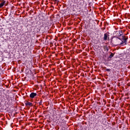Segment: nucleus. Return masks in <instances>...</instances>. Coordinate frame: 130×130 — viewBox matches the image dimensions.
<instances>
[{
	"label": "nucleus",
	"mask_w": 130,
	"mask_h": 130,
	"mask_svg": "<svg viewBox=\"0 0 130 130\" xmlns=\"http://www.w3.org/2000/svg\"><path fill=\"white\" fill-rule=\"evenodd\" d=\"M104 49L105 51H107V52H108V50H109L107 46H104Z\"/></svg>",
	"instance_id": "9"
},
{
	"label": "nucleus",
	"mask_w": 130,
	"mask_h": 130,
	"mask_svg": "<svg viewBox=\"0 0 130 130\" xmlns=\"http://www.w3.org/2000/svg\"><path fill=\"white\" fill-rule=\"evenodd\" d=\"M5 4H6V1H3L0 4V8H2V7H4L5 5Z\"/></svg>",
	"instance_id": "8"
},
{
	"label": "nucleus",
	"mask_w": 130,
	"mask_h": 130,
	"mask_svg": "<svg viewBox=\"0 0 130 130\" xmlns=\"http://www.w3.org/2000/svg\"><path fill=\"white\" fill-rule=\"evenodd\" d=\"M39 103V105H42V100H41Z\"/></svg>",
	"instance_id": "11"
},
{
	"label": "nucleus",
	"mask_w": 130,
	"mask_h": 130,
	"mask_svg": "<svg viewBox=\"0 0 130 130\" xmlns=\"http://www.w3.org/2000/svg\"><path fill=\"white\" fill-rule=\"evenodd\" d=\"M53 2H58V0H53Z\"/></svg>",
	"instance_id": "13"
},
{
	"label": "nucleus",
	"mask_w": 130,
	"mask_h": 130,
	"mask_svg": "<svg viewBox=\"0 0 130 130\" xmlns=\"http://www.w3.org/2000/svg\"><path fill=\"white\" fill-rule=\"evenodd\" d=\"M113 35H115V37L118 38V37L122 35V30L115 31L113 32Z\"/></svg>",
	"instance_id": "2"
},
{
	"label": "nucleus",
	"mask_w": 130,
	"mask_h": 130,
	"mask_svg": "<svg viewBox=\"0 0 130 130\" xmlns=\"http://www.w3.org/2000/svg\"><path fill=\"white\" fill-rule=\"evenodd\" d=\"M127 39H128V37H126L125 36H123L121 40L123 41V44L122 45H126L127 44Z\"/></svg>",
	"instance_id": "3"
},
{
	"label": "nucleus",
	"mask_w": 130,
	"mask_h": 130,
	"mask_svg": "<svg viewBox=\"0 0 130 130\" xmlns=\"http://www.w3.org/2000/svg\"><path fill=\"white\" fill-rule=\"evenodd\" d=\"M107 38H108V34H107V33L104 34V40L105 41H106V40H107Z\"/></svg>",
	"instance_id": "7"
},
{
	"label": "nucleus",
	"mask_w": 130,
	"mask_h": 130,
	"mask_svg": "<svg viewBox=\"0 0 130 130\" xmlns=\"http://www.w3.org/2000/svg\"><path fill=\"white\" fill-rule=\"evenodd\" d=\"M121 39L116 37H113L112 39L111 40V43L115 45V46H118V45H122L123 44V41H121Z\"/></svg>",
	"instance_id": "1"
},
{
	"label": "nucleus",
	"mask_w": 130,
	"mask_h": 130,
	"mask_svg": "<svg viewBox=\"0 0 130 130\" xmlns=\"http://www.w3.org/2000/svg\"><path fill=\"white\" fill-rule=\"evenodd\" d=\"M25 105L26 106H33V104H32V103L29 102H26L25 103Z\"/></svg>",
	"instance_id": "6"
},
{
	"label": "nucleus",
	"mask_w": 130,
	"mask_h": 130,
	"mask_svg": "<svg viewBox=\"0 0 130 130\" xmlns=\"http://www.w3.org/2000/svg\"><path fill=\"white\" fill-rule=\"evenodd\" d=\"M113 56H114V54H113V53H111V54L110 55L109 57V58H112V57H113Z\"/></svg>",
	"instance_id": "10"
},
{
	"label": "nucleus",
	"mask_w": 130,
	"mask_h": 130,
	"mask_svg": "<svg viewBox=\"0 0 130 130\" xmlns=\"http://www.w3.org/2000/svg\"><path fill=\"white\" fill-rule=\"evenodd\" d=\"M36 96H37V93H35V92H31L30 95H29V97L30 98L33 99L35 97H36Z\"/></svg>",
	"instance_id": "5"
},
{
	"label": "nucleus",
	"mask_w": 130,
	"mask_h": 130,
	"mask_svg": "<svg viewBox=\"0 0 130 130\" xmlns=\"http://www.w3.org/2000/svg\"><path fill=\"white\" fill-rule=\"evenodd\" d=\"M1 18H0V21H1Z\"/></svg>",
	"instance_id": "14"
},
{
	"label": "nucleus",
	"mask_w": 130,
	"mask_h": 130,
	"mask_svg": "<svg viewBox=\"0 0 130 130\" xmlns=\"http://www.w3.org/2000/svg\"><path fill=\"white\" fill-rule=\"evenodd\" d=\"M43 28V26H41L40 27L36 26L34 29L35 32L36 33H40L41 31V29H42Z\"/></svg>",
	"instance_id": "4"
},
{
	"label": "nucleus",
	"mask_w": 130,
	"mask_h": 130,
	"mask_svg": "<svg viewBox=\"0 0 130 130\" xmlns=\"http://www.w3.org/2000/svg\"><path fill=\"white\" fill-rule=\"evenodd\" d=\"M106 71H107V72H110V71H111V69H107L106 70Z\"/></svg>",
	"instance_id": "12"
}]
</instances>
